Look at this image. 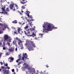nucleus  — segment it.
<instances>
[{
	"label": "nucleus",
	"instance_id": "nucleus-21",
	"mask_svg": "<svg viewBox=\"0 0 74 74\" xmlns=\"http://www.w3.org/2000/svg\"><path fill=\"white\" fill-rule=\"evenodd\" d=\"M1 10H2V11L3 12H5V6H4V7L3 8H1Z\"/></svg>",
	"mask_w": 74,
	"mask_h": 74
},
{
	"label": "nucleus",
	"instance_id": "nucleus-48",
	"mask_svg": "<svg viewBox=\"0 0 74 74\" xmlns=\"http://www.w3.org/2000/svg\"><path fill=\"white\" fill-rule=\"evenodd\" d=\"M1 68V69H3L4 68V67L3 66H2Z\"/></svg>",
	"mask_w": 74,
	"mask_h": 74
},
{
	"label": "nucleus",
	"instance_id": "nucleus-40",
	"mask_svg": "<svg viewBox=\"0 0 74 74\" xmlns=\"http://www.w3.org/2000/svg\"><path fill=\"white\" fill-rule=\"evenodd\" d=\"M22 47L21 48V49H23V47Z\"/></svg>",
	"mask_w": 74,
	"mask_h": 74
},
{
	"label": "nucleus",
	"instance_id": "nucleus-32",
	"mask_svg": "<svg viewBox=\"0 0 74 74\" xmlns=\"http://www.w3.org/2000/svg\"><path fill=\"white\" fill-rule=\"evenodd\" d=\"M0 46L2 47V43L1 42V41H0Z\"/></svg>",
	"mask_w": 74,
	"mask_h": 74
},
{
	"label": "nucleus",
	"instance_id": "nucleus-31",
	"mask_svg": "<svg viewBox=\"0 0 74 74\" xmlns=\"http://www.w3.org/2000/svg\"><path fill=\"white\" fill-rule=\"evenodd\" d=\"M27 21L28 22H30V21H31V20L29 19H27Z\"/></svg>",
	"mask_w": 74,
	"mask_h": 74
},
{
	"label": "nucleus",
	"instance_id": "nucleus-24",
	"mask_svg": "<svg viewBox=\"0 0 74 74\" xmlns=\"http://www.w3.org/2000/svg\"><path fill=\"white\" fill-rule=\"evenodd\" d=\"M4 72L6 73L7 74H9V70H5Z\"/></svg>",
	"mask_w": 74,
	"mask_h": 74
},
{
	"label": "nucleus",
	"instance_id": "nucleus-15",
	"mask_svg": "<svg viewBox=\"0 0 74 74\" xmlns=\"http://www.w3.org/2000/svg\"><path fill=\"white\" fill-rule=\"evenodd\" d=\"M19 23L20 25H21V26H23V25H25V23L23 21H22L21 22H19Z\"/></svg>",
	"mask_w": 74,
	"mask_h": 74
},
{
	"label": "nucleus",
	"instance_id": "nucleus-7",
	"mask_svg": "<svg viewBox=\"0 0 74 74\" xmlns=\"http://www.w3.org/2000/svg\"><path fill=\"white\" fill-rule=\"evenodd\" d=\"M19 57L18 58V59L16 60V62H18V66H19V64H21V63H22V59H21V56L20 55H19Z\"/></svg>",
	"mask_w": 74,
	"mask_h": 74
},
{
	"label": "nucleus",
	"instance_id": "nucleus-27",
	"mask_svg": "<svg viewBox=\"0 0 74 74\" xmlns=\"http://www.w3.org/2000/svg\"><path fill=\"white\" fill-rule=\"evenodd\" d=\"M6 11H7V12H10V10H9V8H7L6 9Z\"/></svg>",
	"mask_w": 74,
	"mask_h": 74
},
{
	"label": "nucleus",
	"instance_id": "nucleus-26",
	"mask_svg": "<svg viewBox=\"0 0 74 74\" xmlns=\"http://www.w3.org/2000/svg\"><path fill=\"white\" fill-rule=\"evenodd\" d=\"M25 6H26V5H25L22 6L21 7L22 9H25Z\"/></svg>",
	"mask_w": 74,
	"mask_h": 74
},
{
	"label": "nucleus",
	"instance_id": "nucleus-50",
	"mask_svg": "<svg viewBox=\"0 0 74 74\" xmlns=\"http://www.w3.org/2000/svg\"><path fill=\"white\" fill-rule=\"evenodd\" d=\"M18 12L20 14H21V12H20L18 11Z\"/></svg>",
	"mask_w": 74,
	"mask_h": 74
},
{
	"label": "nucleus",
	"instance_id": "nucleus-10",
	"mask_svg": "<svg viewBox=\"0 0 74 74\" xmlns=\"http://www.w3.org/2000/svg\"><path fill=\"white\" fill-rule=\"evenodd\" d=\"M39 36H40V37H38V38H37L36 37L35 38V39L36 40H40V37H42V34H39Z\"/></svg>",
	"mask_w": 74,
	"mask_h": 74
},
{
	"label": "nucleus",
	"instance_id": "nucleus-58",
	"mask_svg": "<svg viewBox=\"0 0 74 74\" xmlns=\"http://www.w3.org/2000/svg\"><path fill=\"white\" fill-rule=\"evenodd\" d=\"M26 12H27V11H26Z\"/></svg>",
	"mask_w": 74,
	"mask_h": 74
},
{
	"label": "nucleus",
	"instance_id": "nucleus-45",
	"mask_svg": "<svg viewBox=\"0 0 74 74\" xmlns=\"http://www.w3.org/2000/svg\"><path fill=\"white\" fill-rule=\"evenodd\" d=\"M27 16H28V17H29L30 16V15H29V14H27Z\"/></svg>",
	"mask_w": 74,
	"mask_h": 74
},
{
	"label": "nucleus",
	"instance_id": "nucleus-33",
	"mask_svg": "<svg viewBox=\"0 0 74 74\" xmlns=\"http://www.w3.org/2000/svg\"><path fill=\"white\" fill-rule=\"evenodd\" d=\"M31 30L32 31H35V29H34V28H32V29Z\"/></svg>",
	"mask_w": 74,
	"mask_h": 74
},
{
	"label": "nucleus",
	"instance_id": "nucleus-8",
	"mask_svg": "<svg viewBox=\"0 0 74 74\" xmlns=\"http://www.w3.org/2000/svg\"><path fill=\"white\" fill-rule=\"evenodd\" d=\"M14 4H11L10 6V8L11 10H12L13 11H15V7H14Z\"/></svg>",
	"mask_w": 74,
	"mask_h": 74
},
{
	"label": "nucleus",
	"instance_id": "nucleus-39",
	"mask_svg": "<svg viewBox=\"0 0 74 74\" xmlns=\"http://www.w3.org/2000/svg\"><path fill=\"white\" fill-rule=\"evenodd\" d=\"M12 72H14V69H13L12 70Z\"/></svg>",
	"mask_w": 74,
	"mask_h": 74
},
{
	"label": "nucleus",
	"instance_id": "nucleus-12",
	"mask_svg": "<svg viewBox=\"0 0 74 74\" xmlns=\"http://www.w3.org/2000/svg\"><path fill=\"white\" fill-rule=\"evenodd\" d=\"M25 65V69H27L28 70H30V66L29 64H27Z\"/></svg>",
	"mask_w": 74,
	"mask_h": 74
},
{
	"label": "nucleus",
	"instance_id": "nucleus-5",
	"mask_svg": "<svg viewBox=\"0 0 74 74\" xmlns=\"http://www.w3.org/2000/svg\"><path fill=\"white\" fill-rule=\"evenodd\" d=\"M16 40H17V42L18 44L20 46V47H23V44H22V41L21 40V39L19 38H18L16 37L15 39Z\"/></svg>",
	"mask_w": 74,
	"mask_h": 74
},
{
	"label": "nucleus",
	"instance_id": "nucleus-28",
	"mask_svg": "<svg viewBox=\"0 0 74 74\" xmlns=\"http://www.w3.org/2000/svg\"><path fill=\"white\" fill-rule=\"evenodd\" d=\"M28 27H29V26L27 25V26H25V27H24V29H26L28 28Z\"/></svg>",
	"mask_w": 74,
	"mask_h": 74
},
{
	"label": "nucleus",
	"instance_id": "nucleus-57",
	"mask_svg": "<svg viewBox=\"0 0 74 74\" xmlns=\"http://www.w3.org/2000/svg\"><path fill=\"white\" fill-rule=\"evenodd\" d=\"M50 31H51V29L50 30Z\"/></svg>",
	"mask_w": 74,
	"mask_h": 74
},
{
	"label": "nucleus",
	"instance_id": "nucleus-13",
	"mask_svg": "<svg viewBox=\"0 0 74 74\" xmlns=\"http://www.w3.org/2000/svg\"><path fill=\"white\" fill-rule=\"evenodd\" d=\"M23 1H21V4H24L25 3H27V0H22Z\"/></svg>",
	"mask_w": 74,
	"mask_h": 74
},
{
	"label": "nucleus",
	"instance_id": "nucleus-42",
	"mask_svg": "<svg viewBox=\"0 0 74 74\" xmlns=\"http://www.w3.org/2000/svg\"><path fill=\"white\" fill-rule=\"evenodd\" d=\"M0 63H1V65H3V64H3V63H2V62H1Z\"/></svg>",
	"mask_w": 74,
	"mask_h": 74
},
{
	"label": "nucleus",
	"instance_id": "nucleus-29",
	"mask_svg": "<svg viewBox=\"0 0 74 74\" xmlns=\"http://www.w3.org/2000/svg\"><path fill=\"white\" fill-rule=\"evenodd\" d=\"M10 54H9L8 52L6 53L5 54V55H6V56H8Z\"/></svg>",
	"mask_w": 74,
	"mask_h": 74
},
{
	"label": "nucleus",
	"instance_id": "nucleus-34",
	"mask_svg": "<svg viewBox=\"0 0 74 74\" xmlns=\"http://www.w3.org/2000/svg\"><path fill=\"white\" fill-rule=\"evenodd\" d=\"M3 1L4 0H0V2H1V3H2V2H3Z\"/></svg>",
	"mask_w": 74,
	"mask_h": 74
},
{
	"label": "nucleus",
	"instance_id": "nucleus-53",
	"mask_svg": "<svg viewBox=\"0 0 74 74\" xmlns=\"http://www.w3.org/2000/svg\"><path fill=\"white\" fill-rule=\"evenodd\" d=\"M21 32L22 33H23V31H21Z\"/></svg>",
	"mask_w": 74,
	"mask_h": 74
},
{
	"label": "nucleus",
	"instance_id": "nucleus-16",
	"mask_svg": "<svg viewBox=\"0 0 74 74\" xmlns=\"http://www.w3.org/2000/svg\"><path fill=\"white\" fill-rule=\"evenodd\" d=\"M22 29H21V28L20 27H18L17 29V31L18 33L20 34L21 33V31H22Z\"/></svg>",
	"mask_w": 74,
	"mask_h": 74
},
{
	"label": "nucleus",
	"instance_id": "nucleus-54",
	"mask_svg": "<svg viewBox=\"0 0 74 74\" xmlns=\"http://www.w3.org/2000/svg\"><path fill=\"white\" fill-rule=\"evenodd\" d=\"M1 69H0V71H1Z\"/></svg>",
	"mask_w": 74,
	"mask_h": 74
},
{
	"label": "nucleus",
	"instance_id": "nucleus-56",
	"mask_svg": "<svg viewBox=\"0 0 74 74\" xmlns=\"http://www.w3.org/2000/svg\"><path fill=\"white\" fill-rule=\"evenodd\" d=\"M34 21V20H33V19H32V21Z\"/></svg>",
	"mask_w": 74,
	"mask_h": 74
},
{
	"label": "nucleus",
	"instance_id": "nucleus-41",
	"mask_svg": "<svg viewBox=\"0 0 74 74\" xmlns=\"http://www.w3.org/2000/svg\"><path fill=\"white\" fill-rule=\"evenodd\" d=\"M5 66H8V64H7V63H6V64H5Z\"/></svg>",
	"mask_w": 74,
	"mask_h": 74
},
{
	"label": "nucleus",
	"instance_id": "nucleus-4",
	"mask_svg": "<svg viewBox=\"0 0 74 74\" xmlns=\"http://www.w3.org/2000/svg\"><path fill=\"white\" fill-rule=\"evenodd\" d=\"M7 27V25L5 24L3 25V24H2L0 26V34H1L2 33V30L4 31Z\"/></svg>",
	"mask_w": 74,
	"mask_h": 74
},
{
	"label": "nucleus",
	"instance_id": "nucleus-1",
	"mask_svg": "<svg viewBox=\"0 0 74 74\" xmlns=\"http://www.w3.org/2000/svg\"><path fill=\"white\" fill-rule=\"evenodd\" d=\"M47 29H44V30L45 32L46 33H48V31H49V29H57V27H54V25L53 24L49 23L47 26Z\"/></svg>",
	"mask_w": 74,
	"mask_h": 74
},
{
	"label": "nucleus",
	"instance_id": "nucleus-18",
	"mask_svg": "<svg viewBox=\"0 0 74 74\" xmlns=\"http://www.w3.org/2000/svg\"><path fill=\"white\" fill-rule=\"evenodd\" d=\"M14 49L13 48H11L10 49H9L8 51H9L10 52H13L14 51Z\"/></svg>",
	"mask_w": 74,
	"mask_h": 74
},
{
	"label": "nucleus",
	"instance_id": "nucleus-49",
	"mask_svg": "<svg viewBox=\"0 0 74 74\" xmlns=\"http://www.w3.org/2000/svg\"><path fill=\"white\" fill-rule=\"evenodd\" d=\"M1 53H0V56H1Z\"/></svg>",
	"mask_w": 74,
	"mask_h": 74
},
{
	"label": "nucleus",
	"instance_id": "nucleus-37",
	"mask_svg": "<svg viewBox=\"0 0 74 74\" xmlns=\"http://www.w3.org/2000/svg\"><path fill=\"white\" fill-rule=\"evenodd\" d=\"M3 50H5V47H3Z\"/></svg>",
	"mask_w": 74,
	"mask_h": 74
},
{
	"label": "nucleus",
	"instance_id": "nucleus-60",
	"mask_svg": "<svg viewBox=\"0 0 74 74\" xmlns=\"http://www.w3.org/2000/svg\"><path fill=\"white\" fill-rule=\"evenodd\" d=\"M27 59H28L29 58H27Z\"/></svg>",
	"mask_w": 74,
	"mask_h": 74
},
{
	"label": "nucleus",
	"instance_id": "nucleus-55",
	"mask_svg": "<svg viewBox=\"0 0 74 74\" xmlns=\"http://www.w3.org/2000/svg\"><path fill=\"white\" fill-rule=\"evenodd\" d=\"M26 74H27V72H26Z\"/></svg>",
	"mask_w": 74,
	"mask_h": 74
},
{
	"label": "nucleus",
	"instance_id": "nucleus-20",
	"mask_svg": "<svg viewBox=\"0 0 74 74\" xmlns=\"http://www.w3.org/2000/svg\"><path fill=\"white\" fill-rule=\"evenodd\" d=\"M14 6L16 7V9H18L19 8V7L18 6V5L16 4H14Z\"/></svg>",
	"mask_w": 74,
	"mask_h": 74
},
{
	"label": "nucleus",
	"instance_id": "nucleus-59",
	"mask_svg": "<svg viewBox=\"0 0 74 74\" xmlns=\"http://www.w3.org/2000/svg\"><path fill=\"white\" fill-rule=\"evenodd\" d=\"M31 40H32V39H31Z\"/></svg>",
	"mask_w": 74,
	"mask_h": 74
},
{
	"label": "nucleus",
	"instance_id": "nucleus-19",
	"mask_svg": "<svg viewBox=\"0 0 74 74\" xmlns=\"http://www.w3.org/2000/svg\"><path fill=\"white\" fill-rule=\"evenodd\" d=\"M16 41L14 40L13 41L12 44H13V45H15H15H16Z\"/></svg>",
	"mask_w": 74,
	"mask_h": 74
},
{
	"label": "nucleus",
	"instance_id": "nucleus-36",
	"mask_svg": "<svg viewBox=\"0 0 74 74\" xmlns=\"http://www.w3.org/2000/svg\"><path fill=\"white\" fill-rule=\"evenodd\" d=\"M33 16H32L31 15H30L29 16V18H32Z\"/></svg>",
	"mask_w": 74,
	"mask_h": 74
},
{
	"label": "nucleus",
	"instance_id": "nucleus-46",
	"mask_svg": "<svg viewBox=\"0 0 74 74\" xmlns=\"http://www.w3.org/2000/svg\"><path fill=\"white\" fill-rule=\"evenodd\" d=\"M25 19H27H27H28V18H27V17H25Z\"/></svg>",
	"mask_w": 74,
	"mask_h": 74
},
{
	"label": "nucleus",
	"instance_id": "nucleus-38",
	"mask_svg": "<svg viewBox=\"0 0 74 74\" xmlns=\"http://www.w3.org/2000/svg\"><path fill=\"white\" fill-rule=\"evenodd\" d=\"M7 69H10V68L9 66H7Z\"/></svg>",
	"mask_w": 74,
	"mask_h": 74
},
{
	"label": "nucleus",
	"instance_id": "nucleus-14",
	"mask_svg": "<svg viewBox=\"0 0 74 74\" xmlns=\"http://www.w3.org/2000/svg\"><path fill=\"white\" fill-rule=\"evenodd\" d=\"M0 14H3L4 15H8V12L6 11L2 12H0Z\"/></svg>",
	"mask_w": 74,
	"mask_h": 74
},
{
	"label": "nucleus",
	"instance_id": "nucleus-43",
	"mask_svg": "<svg viewBox=\"0 0 74 74\" xmlns=\"http://www.w3.org/2000/svg\"><path fill=\"white\" fill-rule=\"evenodd\" d=\"M46 67H47V68H48V67H49V66L48 65H47L46 66Z\"/></svg>",
	"mask_w": 74,
	"mask_h": 74
},
{
	"label": "nucleus",
	"instance_id": "nucleus-52",
	"mask_svg": "<svg viewBox=\"0 0 74 74\" xmlns=\"http://www.w3.org/2000/svg\"><path fill=\"white\" fill-rule=\"evenodd\" d=\"M12 27V28H13V29H15V28H14V27Z\"/></svg>",
	"mask_w": 74,
	"mask_h": 74
},
{
	"label": "nucleus",
	"instance_id": "nucleus-35",
	"mask_svg": "<svg viewBox=\"0 0 74 74\" xmlns=\"http://www.w3.org/2000/svg\"><path fill=\"white\" fill-rule=\"evenodd\" d=\"M25 58V57H22V60H23V61H24V58Z\"/></svg>",
	"mask_w": 74,
	"mask_h": 74
},
{
	"label": "nucleus",
	"instance_id": "nucleus-22",
	"mask_svg": "<svg viewBox=\"0 0 74 74\" xmlns=\"http://www.w3.org/2000/svg\"><path fill=\"white\" fill-rule=\"evenodd\" d=\"M5 45V42H3V45H2V47H4Z\"/></svg>",
	"mask_w": 74,
	"mask_h": 74
},
{
	"label": "nucleus",
	"instance_id": "nucleus-44",
	"mask_svg": "<svg viewBox=\"0 0 74 74\" xmlns=\"http://www.w3.org/2000/svg\"><path fill=\"white\" fill-rule=\"evenodd\" d=\"M3 74H7L5 72H4L3 73Z\"/></svg>",
	"mask_w": 74,
	"mask_h": 74
},
{
	"label": "nucleus",
	"instance_id": "nucleus-17",
	"mask_svg": "<svg viewBox=\"0 0 74 74\" xmlns=\"http://www.w3.org/2000/svg\"><path fill=\"white\" fill-rule=\"evenodd\" d=\"M23 56L24 58H27V54L25 53L23 55Z\"/></svg>",
	"mask_w": 74,
	"mask_h": 74
},
{
	"label": "nucleus",
	"instance_id": "nucleus-3",
	"mask_svg": "<svg viewBox=\"0 0 74 74\" xmlns=\"http://www.w3.org/2000/svg\"><path fill=\"white\" fill-rule=\"evenodd\" d=\"M4 41H6L7 42H10L12 40L11 37L9 36L7 34L4 35Z\"/></svg>",
	"mask_w": 74,
	"mask_h": 74
},
{
	"label": "nucleus",
	"instance_id": "nucleus-2",
	"mask_svg": "<svg viewBox=\"0 0 74 74\" xmlns=\"http://www.w3.org/2000/svg\"><path fill=\"white\" fill-rule=\"evenodd\" d=\"M30 30L29 29H27L26 31H24L25 35L27 36H30V37H32V36L33 37V36H36V34L34 33H33L32 35H29L30 34Z\"/></svg>",
	"mask_w": 74,
	"mask_h": 74
},
{
	"label": "nucleus",
	"instance_id": "nucleus-11",
	"mask_svg": "<svg viewBox=\"0 0 74 74\" xmlns=\"http://www.w3.org/2000/svg\"><path fill=\"white\" fill-rule=\"evenodd\" d=\"M48 23L47 22H44V24H43V28H46V26H47V25H48Z\"/></svg>",
	"mask_w": 74,
	"mask_h": 74
},
{
	"label": "nucleus",
	"instance_id": "nucleus-51",
	"mask_svg": "<svg viewBox=\"0 0 74 74\" xmlns=\"http://www.w3.org/2000/svg\"><path fill=\"white\" fill-rule=\"evenodd\" d=\"M21 12H23V10H21Z\"/></svg>",
	"mask_w": 74,
	"mask_h": 74
},
{
	"label": "nucleus",
	"instance_id": "nucleus-25",
	"mask_svg": "<svg viewBox=\"0 0 74 74\" xmlns=\"http://www.w3.org/2000/svg\"><path fill=\"white\" fill-rule=\"evenodd\" d=\"M12 23H14V24H15V23H17V21L16 20H15L13 21H12Z\"/></svg>",
	"mask_w": 74,
	"mask_h": 74
},
{
	"label": "nucleus",
	"instance_id": "nucleus-6",
	"mask_svg": "<svg viewBox=\"0 0 74 74\" xmlns=\"http://www.w3.org/2000/svg\"><path fill=\"white\" fill-rule=\"evenodd\" d=\"M29 46L30 47L29 48V49H31L32 48V47H34V48H35L36 47V46L34 45V43L33 41L31 40L29 42Z\"/></svg>",
	"mask_w": 74,
	"mask_h": 74
},
{
	"label": "nucleus",
	"instance_id": "nucleus-30",
	"mask_svg": "<svg viewBox=\"0 0 74 74\" xmlns=\"http://www.w3.org/2000/svg\"><path fill=\"white\" fill-rule=\"evenodd\" d=\"M7 44H8V45L9 46V47H10V43L9 42H7Z\"/></svg>",
	"mask_w": 74,
	"mask_h": 74
},
{
	"label": "nucleus",
	"instance_id": "nucleus-9",
	"mask_svg": "<svg viewBox=\"0 0 74 74\" xmlns=\"http://www.w3.org/2000/svg\"><path fill=\"white\" fill-rule=\"evenodd\" d=\"M8 59V61L10 62H13V60H14V58L12 57H10Z\"/></svg>",
	"mask_w": 74,
	"mask_h": 74
},
{
	"label": "nucleus",
	"instance_id": "nucleus-23",
	"mask_svg": "<svg viewBox=\"0 0 74 74\" xmlns=\"http://www.w3.org/2000/svg\"><path fill=\"white\" fill-rule=\"evenodd\" d=\"M14 33L16 34H18V33L17 32H16V29L14 30Z\"/></svg>",
	"mask_w": 74,
	"mask_h": 74
},
{
	"label": "nucleus",
	"instance_id": "nucleus-47",
	"mask_svg": "<svg viewBox=\"0 0 74 74\" xmlns=\"http://www.w3.org/2000/svg\"><path fill=\"white\" fill-rule=\"evenodd\" d=\"M17 48H16V49H15V51H17Z\"/></svg>",
	"mask_w": 74,
	"mask_h": 74
}]
</instances>
